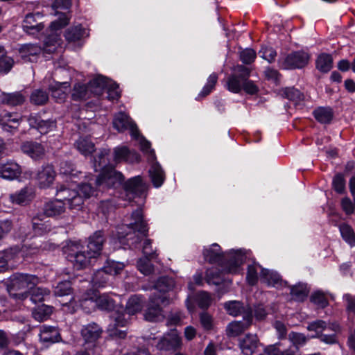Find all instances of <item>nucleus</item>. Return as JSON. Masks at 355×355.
Masks as SVG:
<instances>
[{
    "label": "nucleus",
    "instance_id": "24",
    "mask_svg": "<svg viewBox=\"0 0 355 355\" xmlns=\"http://www.w3.org/2000/svg\"><path fill=\"white\" fill-rule=\"evenodd\" d=\"M26 101V96L21 92L12 93L2 92L0 94V102L8 106H18Z\"/></svg>",
    "mask_w": 355,
    "mask_h": 355
},
{
    "label": "nucleus",
    "instance_id": "62",
    "mask_svg": "<svg viewBox=\"0 0 355 355\" xmlns=\"http://www.w3.org/2000/svg\"><path fill=\"white\" fill-rule=\"evenodd\" d=\"M60 171L62 174L71 177H76L78 173H80L79 171L75 169L71 163L67 162L61 164Z\"/></svg>",
    "mask_w": 355,
    "mask_h": 355
},
{
    "label": "nucleus",
    "instance_id": "10",
    "mask_svg": "<svg viewBox=\"0 0 355 355\" xmlns=\"http://www.w3.org/2000/svg\"><path fill=\"white\" fill-rule=\"evenodd\" d=\"M182 345L181 338L176 330L166 334L159 340L156 347L160 351L175 352Z\"/></svg>",
    "mask_w": 355,
    "mask_h": 355
},
{
    "label": "nucleus",
    "instance_id": "38",
    "mask_svg": "<svg viewBox=\"0 0 355 355\" xmlns=\"http://www.w3.org/2000/svg\"><path fill=\"white\" fill-rule=\"evenodd\" d=\"M143 300L139 295L130 297L127 302L125 311L129 315H134L140 311L143 307Z\"/></svg>",
    "mask_w": 355,
    "mask_h": 355
},
{
    "label": "nucleus",
    "instance_id": "8",
    "mask_svg": "<svg viewBox=\"0 0 355 355\" xmlns=\"http://www.w3.org/2000/svg\"><path fill=\"white\" fill-rule=\"evenodd\" d=\"M146 190V186L143 182L140 176H136L128 180L124 185V191L127 199L131 201L133 199L138 198V203H143L145 198L144 193Z\"/></svg>",
    "mask_w": 355,
    "mask_h": 355
},
{
    "label": "nucleus",
    "instance_id": "22",
    "mask_svg": "<svg viewBox=\"0 0 355 355\" xmlns=\"http://www.w3.org/2000/svg\"><path fill=\"white\" fill-rule=\"evenodd\" d=\"M139 155L137 153L130 152L125 146L116 147L114 150V159L116 163L123 161L139 162Z\"/></svg>",
    "mask_w": 355,
    "mask_h": 355
},
{
    "label": "nucleus",
    "instance_id": "35",
    "mask_svg": "<svg viewBox=\"0 0 355 355\" xmlns=\"http://www.w3.org/2000/svg\"><path fill=\"white\" fill-rule=\"evenodd\" d=\"M316 68L322 73L329 72L333 66V58L330 54L322 53L318 55L316 62Z\"/></svg>",
    "mask_w": 355,
    "mask_h": 355
},
{
    "label": "nucleus",
    "instance_id": "6",
    "mask_svg": "<svg viewBox=\"0 0 355 355\" xmlns=\"http://www.w3.org/2000/svg\"><path fill=\"white\" fill-rule=\"evenodd\" d=\"M64 252L67 259L77 270L87 268L96 259L94 256L89 254V251L85 247L76 242H69L64 248Z\"/></svg>",
    "mask_w": 355,
    "mask_h": 355
},
{
    "label": "nucleus",
    "instance_id": "60",
    "mask_svg": "<svg viewBox=\"0 0 355 355\" xmlns=\"http://www.w3.org/2000/svg\"><path fill=\"white\" fill-rule=\"evenodd\" d=\"M256 58V52L252 49H245L241 51L240 59L246 64H249L253 62Z\"/></svg>",
    "mask_w": 355,
    "mask_h": 355
},
{
    "label": "nucleus",
    "instance_id": "25",
    "mask_svg": "<svg viewBox=\"0 0 355 355\" xmlns=\"http://www.w3.org/2000/svg\"><path fill=\"white\" fill-rule=\"evenodd\" d=\"M224 308L229 315L232 316H237L239 315H245V312L250 311L252 313V310L249 306H244L239 301H229L224 304Z\"/></svg>",
    "mask_w": 355,
    "mask_h": 355
},
{
    "label": "nucleus",
    "instance_id": "45",
    "mask_svg": "<svg viewBox=\"0 0 355 355\" xmlns=\"http://www.w3.org/2000/svg\"><path fill=\"white\" fill-rule=\"evenodd\" d=\"M133 137L139 141L140 148L148 156V159L150 162H154L155 160V154L154 150L150 148V143L144 137H140L139 132L136 137Z\"/></svg>",
    "mask_w": 355,
    "mask_h": 355
},
{
    "label": "nucleus",
    "instance_id": "64",
    "mask_svg": "<svg viewBox=\"0 0 355 355\" xmlns=\"http://www.w3.org/2000/svg\"><path fill=\"white\" fill-rule=\"evenodd\" d=\"M332 184L333 187L336 192L342 193L345 191V181L343 175L337 174L335 175L333 179Z\"/></svg>",
    "mask_w": 355,
    "mask_h": 355
},
{
    "label": "nucleus",
    "instance_id": "56",
    "mask_svg": "<svg viewBox=\"0 0 355 355\" xmlns=\"http://www.w3.org/2000/svg\"><path fill=\"white\" fill-rule=\"evenodd\" d=\"M196 302L201 309H207L211 302V297L209 294L205 291H201L197 293L196 297Z\"/></svg>",
    "mask_w": 355,
    "mask_h": 355
},
{
    "label": "nucleus",
    "instance_id": "42",
    "mask_svg": "<svg viewBox=\"0 0 355 355\" xmlns=\"http://www.w3.org/2000/svg\"><path fill=\"white\" fill-rule=\"evenodd\" d=\"M174 286L173 281L166 277H160L155 285L156 291L160 293L159 295H166V292L172 289Z\"/></svg>",
    "mask_w": 355,
    "mask_h": 355
},
{
    "label": "nucleus",
    "instance_id": "19",
    "mask_svg": "<svg viewBox=\"0 0 355 355\" xmlns=\"http://www.w3.org/2000/svg\"><path fill=\"white\" fill-rule=\"evenodd\" d=\"M21 173L20 166L15 162L0 164V177L3 179L12 180L17 178Z\"/></svg>",
    "mask_w": 355,
    "mask_h": 355
},
{
    "label": "nucleus",
    "instance_id": "32",
    "mask_svg": "<svg viewBox=\"0 0 355 355\" xmlns=\"http://www.w3.org/2000/svg\"><path fill=\"white\" fill-rule=\"evenodd\" d=\"M153 164L149 170L150 176L155 187H159L165 179L164 173L160 165L156 162H152Z\"/></svg>",
    "mask_w": 355,
    "mask_h": 355
},
{
    "label": "nucleus",
    "instance_id": "20",
    "mask_svg": "<svg viewBox=\"0 0 355 355\" xmlns=\"http://www.w3.org/2000/svg\"><path fill=\"white\" fill-rule=\"evenodd\" d=\"M239 347L244 355H252L259 345V339L255 334H248L239 338Z\"/></svg>",
    "mask_w": 355,
    "mask_h": 355
},
{
    "label": "nucleus",
    "instance_id": "46",
    "mask_svg": "<svg viewBox=\"0 0 355 355\" xmlns=\"http://www.w3.org/2000/svg\"><path fill=\"white\" fill-rule=\"evenodd\" d=\"M309 291L306 286L304 284H299L291 288V295L295 300L302 301L304 300L307 295Z\"/></svg>",
    "mask_w": 355,
    "mask_h": 355
},
{
    "label": "nucleus",
    "instance_id": "40",
    "mask_svg": "<svg viewBox=\"0 0 355 355\" xmlns=\"http://www.w3.org/2000/svg\"><path fill=\"white\" fill-rule=\"evenodd\" d=\"M49 101V94L44 89H36L33 91L30 96L31 103L36 105H43Z\"/></svg>",
    "mask_w": 355,
    "mask_h": 355
},
{
    "label": "nucleus",
    "instance_id": "28",
    "mask_svg": "<svg viewBox=\"0 0 355 355\" xmlns=\"http://www.w3.org/2000/svg\"><path fill=\"white\" fill-rule=\"evenodd\" d=\"M110 80L104 76H98L92 80L89 83V87L92 94L96 96H100L103 94L104 89H107Z\"/></svg>",
    "mask_w": 355,
    "mask_h": 355
},
{
    "label": "nucleus",
    "instance_id": "2",
    "mask_svg": "<svg viewBox=\"0 0 355 355\" xmlns=\"http://www.w3.org/2000/svg\"><path fill=\"white\" fill-rule=\"evenodd\" d=\"M205 259L210 263H218L227 273L236 274L239 272L241 265L245 259V252L240 250H230L223 252L220 245L213 243L203 250Z\"/></svg>",
    "mask_w": 355,
    "mask_h": 355
},
{
    "label": "nucleus",
    "instance_id": "57",
    "mask_svg": "<svg viewBox=\"0 0 355 355\" xmlns=\"http://www.w3.org/2000/svg\"><path fill=\"white\" fill-rule=\"evenodd\" d=\"M14 64V60L12 58L7 55V52L0 58V72L8 73Z\"/></svg>",
    "mask_w": 355,
    "mask_h": 355
},
{
    "label": "nucleus",
    "instance_id": "63",
    "mask_svg": "<svg viewBox=\"0 0 355 355\" xmlns=\"http://www.w3.org/2000/svg\"><path fill=\"white\" fill-rule=\"evenodd\" d=\"M37 130L42 134H46L55 128V123L53 121L42 120L38 121Z\"/></svg>",
    "mask_w": 355,
    "mask_h": 355
},
{
    "label": "nucleus",
    "instance_id": "50",
    "mask_svg": "<svg viewBox=\"0 0 355 355\" xmlns=\"http://www.w3.org/2000/svg\"><path fill=\"white\" fill-rule=\"evenodd\" d=\"M261 269L263 268L258 263H254L248 266L246 279L249 284L254 285L257 283L258 280V270H260L261 272Z\"/></svg>",
    "mask_w": 355,
    "mask_h": 355
},
{
    "label": "nucleus",
    "instance_id": "53",
    "mask_svg": "<svg viewBox=\"0 0 355 355\" xmlns=\"http://www.w3.org/2000/svg\"><path fill=\"white\" fill-rule=\"evenodd\" d=\"M327 324L326 322L318 320L311 322L309 324L307 329L310 331H315V336L313 337H318L322 334V331L327 329Z\"/></svg>",
    "mask_w": 355,
    "mask_h": 355
},
{
    "label": "nucleus",
    "instance_id": "16",
    "mask_svg": "<svg viewBox=\"0 0 355 355\" xmlns=\"http://www.w3.org/2000/svg\"><path fill=\"white\" fill-rule=\"evenodd\" d=\"M243 321H234L227 327L228 336H236L248 329L252 324V315L250 311L245 312Z\"/></svg>",
    "mask_w": 355,
    "mask_h": 355
},
{
    "label": "nucleus",
    "instance_id": "4",
    "mask_svg": "<svg viewBox=\"0 0 355 355\" xmlns=\"http://www.w3.org/2000/svg\"><path fill=\"white\" fill-rule=\"evenodd\" d=\"M38 282L37 277L35 275L16 273L9 279L8 291L13 299L23 301L28 297L27 291L35 286Z\"/></svg>",
    "mask_w": 355,
    "mask_h": 355
},
{
    "label": "nucleus",
    "instance_id": "33",
    "mask_svg": "<svg viewBox=\"0 0 355 355\" xmlns=\"http://www.w3.org/2000/svg\"><path fill=\"white\" fill-rule=\"evenodd\" d=\"M59 337V333L55 327H42L40 334V339L42 342L55 343L58 341Z\"/></svg>",
    "mask_w": 355,
    "mask_h": 355
},
{
    "label": "nucleus",
    "instance_id": "58",
    "mask_svg": "<svg viewBox=\"0 0 355 355\" xmlns=\"http://www.w3.org/2000/svg\"><path fill=\"white\" fill-rule=\"evenodd\" d=\"M261 58L267 60L269 63H272L275 61L277 56V53L271 47L263 46L259 52Z\"/></svg>",
    "mask_w": 355,
    "mask_h": 355
},
{
    "label": "nucleus",
    "instance_id": "43",
    "mask_svg": "<svg viewBox=\"0 0 355 355\" xmlns=\"http://www.w3.org/2000/svg\"><path fill=\"white\" fill-rule=\"evenodd\" d=\"M85 30L80 25L73 26L69 28L65 33V38L69 42H76L80 40L84 34Z\"/></svg>",
    "mask_w": 355,
    "mask_h": 355
},
{
    "label": "nucleus",
    "instance_id": "61",
    "mask_svg": "<svg viewBox=\"0 0 355 355\" xmlns=\"http://www.w3.org/2000/svg\"><path fill=\"white\" fill-rule=\"evenodd\" d=\"M311 300L315 304L324 308L328 305V301L324 293L320 291L313 293L311 297Z\"/></svg>",
    "mask_w": 355,
    "mask_h": 355
},
{
    "label": "nucleus",
    "instance_id": "12",
    "mask_svg": "<svg viewBox=\"0 0 355 355\" xmlns=\"http://www.w3.org/2000/svg\"><path fill=\"white\" fill-rule=\"evenodd\" d=\"M309 55L304 51H297L288 55L281 63L284 69L302 68L308 64Z\"/></svg>",
    "mask_w": 355,
    "mask_h": 355
},
{
    "label": "nucleus",
    "instance_id": "21",
    "mask_svg": "<svg viewBox=\"0 0 355 355\" xmlns=\"http://www.w3.org/2000/svg\"><path fill=\"white\" fill-rule=\"evenodd\" d=\"M103 332V329L95 322L89 323L83 327L80 334L87 343L94 342L98 340Z\"/></svg>",
    "mask_w": 355,
    "mask_h": 355
},
{
    "label": "nucleus",
    "instance_id": "44",
    "mask_svg": "<svg viewBox=\"0 0 355 355\" xmlns=\"http://www.w3.org/2000/svg\"><path fill=\"white\" fill-rule=\"evenodd\" d=\"M339 229L341 236L345 242L351 247L355 246V233L352 227L347 224H343L340 226Z\"/></svg>",
    "mask_w": 355,
    "mask_h": 355
},
{
    "label": "nucleus",
    "instance_id": "23",
    "mask_svg": "<svg viewBox=\"0 0 355 355\" xmlns=\"http://www.w3.org/2000/svg\"><path fill=\"white\" fill-rule=\"evenodd\" d=\"M21 150L33 159L42 158L44 155V148L37 142L26 141L21 146Z\"/></svg>",
    "mask_w": 355,
    "mask_h": 355
},
{
    "label": "nucleus",
    "instance_id": "3",
    "mask_svg": "<svg viewBox=\"0 0 355 355\" xmlns=\"http://www.w3.org/2000/svg\"><path fill=\"white\" fill-rule=\"evenodd\" d=\"M130 218L132 222L120 228L125 229V232H119V239L123 243V239H125L128 245H134L139 243L142 238L148 236V227L144 219L141 208L139 207L133 211Z\"/></svg>",
    "mask_w": 355,
    "mask_h": 355
},
{
    "label": "nucleus",
    "instance_id": "11",
    "mask_svg": "<svg viewBox=\"0 0 355 355\" xmlns=\"http://www.w3.org/2000/svg\"><path fill=\"white\" fill-rule=\"evenodd\" d=\"M42 20V15L40 12L27 14L22 22L23 31L33 35L40 33L44 28Z\"/></svg>",
    "mask_w": 355,
    "mask_h": 355
},
{
    "label": "nucleus",
    "instance_id": "41",
    "mask_svg": "<svg viewBox=\"0 0 355 355\" xmlns=\"http://www.w3.org/2000/svg\"><path fill=\"white\" fill-rule=\"evenodd\" d=\"M282 95L285 98L293 101L295 104H298L303 101L304 99V94L300 91L294 87L285 88L283 90Z\"/></svg>",
    "mask_w": 355,
    "mask_h": 355
},
{
    "label": "nucleus",
    "instance_id": "29",
    "mask_svg": "<svg viewBox=\"0 0 355 355\" xmlns=\"http://www.w3.org/2000/svg\"><path fill=\"white\" fill-rule=\"evenodd\" d=\"M19 118L17 114L6 113L1 116L0 125L1 128L7 132H12L18 128Z\"/></svg>",
    "mask_w": 355,
    "mask_h": 355
},
{
    "label": "nucleus",
    "instance_id": "52",
    "mask_svg": "<svg viewBox=\"0 0 355 355\" xmlns=\"http://www.w3.org/2000/svg\"><path fill=\"white\" fill-rule=\"evenodd\" d=\"M108 281V275L103 268L98 270L92 277L94 284L98 287H103Z\"/></svg>",
    "mask_w": 355,
    "mask_h": 355
},
{
    "label": "nucleus",
    "instance_id": "55",
    "mask_svg": "<svg viewBox=\"0 0 355 355\" xmlns=\"http://www.w3.org/2000/svg\"><path fill=\"white\" fill-rule=\"evenodd\" d=\"M151 258L140 259L137 261V268L139 270L145 275H150L153 271V266L150 262Z\"/></svg>",
    "mask_w": 355,
    "mask_h": 355
},
{
    "label": "nucleus",
    "instance_id": "27",
    "mask_svg": "<svg viewBox=\"0 0 355 355\" xmlns=\"http://www.w3.org/2000/svg\"><path fill=\"white\" fill-rule=\"evenodd\" d=\"M70 85L67 82L56 83L51 86V95L58 102H63L68 94Z\"/></svg>",
    "mask_w": 355,
    "mask_h": 355
},
{
    "label": "nucleus",
    "instance_id": "31",
    "mask_svg": "<svg viewBox=\"0 0 355 355\" xmlns=\"http://www.w3.org/2000/svg\"><path fill=\"white\" fill-rule=\"evenodd\" d=\"M92 93L89 85L82 83H76L74 85L71 91V98L73 101H83L89 98Z\"/></svg>",
    "mask_w": 355,
    "mask_h": 355
},
{
    "label": "nucleus",
    "instance_id": "1",
    "mask_svg": "<svg viewBox=\"0 0 355 355\" xmlns=\"http://www.w3.org/2000/svg\"><path fill=\"white\" fill-rule=\"evenodd\" d=\"M69 18L65 14H62L61 17L53 22L50 26V31L52 32L45 39L44 47L35 44H24L19 48V53L21 58L27 61L33 62L37 56L40 54L42 50L48 53H52L60 45V37L57 31L62 28L69 24Z\"/></svg>",
    "mask_w": 355,
    "mask_h": 355
},
{
    "label": "nucleus",
    "instance_id": "51",
    "mask_svg": "<svg viewBox=\"0 0 355 355\" xmlns=\"http://www.w3.org/2000/svg\"><path fill=\"white\" fill-rule=\"evenodd\" d=\"M71 293V284L69 281H64L55 287L54 293L57 296L69 295Z\"/></svg>",
    "mask_w": 355,
    "mask_h": 355
},
{
    "label": "nucleus",
    "instance_id": "48",
    "mask_svg": "<svg viewBox=\"0 0 355 355\" xmlns=\"http://www.w3.org/2000/svg\"><path fill=\"white\" fill-rule=\"evenodd\" d=\"M243 87L242 80L234 74L228 77L227 80V89L233 93H239Z\"/></svg>",
    "mask_w": 355,
    "mask_h": 355
},
{
    "label": "nucleus",
    "instance_id": "59",
    "mask_svg": "<svg viewBox=\"0 0 355 355\" xmlns=\"http://www.w3.org/2000/svg\"><path fill=\"white\" fill-rule=\"evenodd\" d=\"M288 338L297 347L304 345L308 340L303 334L297 332H291L288 335Z\"/></svg>",
    "mask_w": 355,
    "mask_h": 355
},
{
    "label": "nucleus",
    "instance_id": "7",
    "mask_svg": "<svg viewBox=\"0 0 355 355\" xmlns=\"http://www.w3.org/2000/svg\"><path fill=\"white\" fill-rule=\"evenodd\" d=\"M169 304V299L165 295L155 293L150 297L144 313V318L149 322H160L165 318L163 308Z\"/></svg>",
    "mask_w": 355,
    "mask_h": 355
},
{
    "label": "nucleus",
    "instance_id": "14",
    "mask_svg": "<svg viewBox=\"0 0 355 355\" xmlns=\"http://www.w3.org/2000/svg\"><path fill=\"white\" fill-rule=\"evenodd\" d=\"M94 304L99 309L103 311H110L114 308V301L107 295L103 294L99 296L94 295V296H87L82 299L81 305L83 306L85 304Z\"/></svg>",
    "mask_w": 355,
    "mask_h": 355
},
{
    "label": "nucleus",
    "instance_id": "15",
    "mask_svg": "<svg viewBox=\"0 0 355 355\" xmlns=\"http://www.w3.org/2000/svg\"><path fill=\"white\" fill-rule=\"evenodd\" d=\"M105 241L104 233L101 230L96 231L88 238L87 245L85 248L89 251V254H92L96 259L101 254Z\"/></svg>",
    "mask_w": 355,
    "mask_h": 355
},
{
    "label": "nucleus",
    "instance_id": "30",
    "mask_svg": "<svg viewBox=\"0 0 355 355\" xmlns=\"http://www.w3.org/2000/svg\"><path fill=\"white\" fill-rule=\"evenodd\" d=\"M65 211L64 202L57 198L45 204L44 212L47 216H56Z\"/></svg>",
    "mask_w": 355,
    "mask_h": 355
},
{
    "label": "nucleus",
    "instance_id": "26",
    "mask_svg": "<svg viewBox=\"0 0 355 355\" xmlns=\"http://www.w3.org/2000/svg\"><path fill=\"white\" fill-rule=\"evenodd\" d=\"M9 198L12 204L19 205H26L33 198L31 189L28 187L22 188L19 191L10 194Z\"/></svg>",
    "mask_w": 355,
    "mask_h": 355
},
{
    "label": "nucleus",
    "instance_id": "5",
    "mask_svg": "<svg viewBox=\"0 0 355 355\" xmlns=\"http://www.w3.org/2000/svg\"><path fill=\"white\" fill-rule=\"evenodd\" d=\"M108 153L106 150L101 151L95 159L94 167L96 171H103L96 180V187L105 184L110 187L114 186L117 182H121L123 179V175L115 171L112 167H107Z\"/></svg>",
    "mask_w": 355,
    "mask_h": 355
},
{
    "label": "nucleus",
    "instance_id": "36",
    "mask_svg": "<svg viewBox=\"0 0 355 355\" xmlns=\"http://www.w3.org/2000/svg\"><path fill=\"white\" fill-rule=\"evenodd\" d=\"M74 145L76 149L85 156L92 154L95 150L94 144L87 138H79Z\"/></svg>",
    "mask_w": 355,
    "mask_h": 355
},
{
    "label": "nucleus",
    "instance_id": "34",
    "mask_svg": "<svg viewBox=\"0 0 355 355\" xmlns=\"http://www.w3.org/2000/svg\"><path fill=\"white\" fill-rule=\"evenodd\" d=\"M315 119L321 123H329L334 116L332 109L329 107H319L313 111Z\"/></svg>",
    "mask_w": 355,
    "mask_h": 355
},
{
    "label": "nucleus",
    "instance_id": "9",
    "mask_svg": "<svg viewBox=\"0 0 355 355\" xmlns=\"http://www.w3.org/2000/svg\"><path fill=\"white\" fill-rule=\"evenodd\" d=\"M56 196L69 209L78 210L83 204V199L80 193L76 189H71L61 186L57 189Z\"/></svg>",
    "mask_w": 355,
    "mask_h": 355
},
{
    "label": "nucleus",
    "instance_id": "39",
    "mask_svg": "<svg viewBox=\"0 0 355 355\" xmlns=\"http://www.w3.org/2000/svg\"><path fill=\"white\" fill-rule=\"evenodd\" d=\"M53 312V307L42 304L34 309L32 312L33 317L39 322L46 320Z\"/></svg>",
    "mask_w": 355,
    "mask_h": 355
},
{
    "label": "nucleus",
    "instance_id": "13",
    "mask_svg": "<svg viewBox=\"0 0 355 355\" xmlns=\"http://www.w3.org/2000/svg\"><path fill=\"white\" fill-rule=\"evenodd\" d=\"M112 123L114 128L119 132L129 130L132 137H136L138 135V128L136 124L124 112L117 113L114 117Z\"/></svg>",
    "mask_w": 355,
    "mask_h": 355
},
{
    "label": "nucleus",
    "instance_id": "49",
    "mask_svg": "<svg viewBox=\"0 0 355 355\" xmlns=\"http://www.w3.org/2000/svg\"><path fill=\"white\" fill-rule=\"evenodd\" d=\"M124 267V264L121 262L107 261L103 268L106 272L107 275H116L120 274L121 272L123 270Z\"/></svg>",
    "mask_w": 355,
    "mask_h": 355
},
{
    "label": "nucleus",
    "instance_id": "47",
    "mask_svg": "<svg viewBox=\"0 0 355 355\" xmlns=\"http://www.w3.org/2000/svg\"><path fill=\"white\" fill-rule=\"evenodd\" d=\"M218 80L216 73H211L207 78L206 85L203 87L202 91L199 93L198 96L196 98L198 100L201 97L207 96L214 89Z\"/></svg>",
    "mask_w": 355,
    "mask_h": 355
},
{
    "label": "nucleus",
    "instance_id": "37",
    "mask_svg": "<svg viewBox=\"0 0 355 355\" xmlns=\"http://www.w3.org/2000/svg\"><path fill=\"white\" fill-rule=\"evenodd\" d=\"M30 290L31 300L34 304L44 301L50 295V291L45 288L33 286Z\"/></svg>",
    "mask_w": 355,
    "mask_h": 355
},
{
    "label": "nucleus",
    "instance_id": "54",
    "mask_svg": "<svg viewBox=\"0 0 355 355\" xmlns=\"http://www.w3.org/2000/svg\"><path fill=\"white\" fill-rule=\"evenodd\" d=\"M206 280L209 284L218 285L222 282V277L217 269L210 268L207 270Z\"/></svg>",
    "mask_w": 355,
    "mask_h": 355
},
{
    "label": "nucleus",
    "instance_id": "18",
    "mask_svg": "<svg viewBox=\"0 0 355 355\" xmlns=\"http://www.w3.org/2000/svg\"><path fill=\"white\" fill-rule=\"evenodd\" d=\"M55 171L51 165H46L40 170L37 175V180L40 188H49L54 182Z\"/></svg>",
    "mask_w": 355,
    "mask_h": 355
},
{
    "label": "nucleus",
    "instance_id": "17",
    "mask_svg": "<svg viewBox=\"0 0 355 355\" xmlns=\"http://www.w3.org/2000/svg\"><path fill=\"white\" fill-rule=\"evenodd\" d=\"M260 280L270 286L282 288L287 286V282L282 279V277L275 271L268 269H261Z\"/></svg>",
    "mask_w": 355,
    "mask_h": 355
}]
</instances>
